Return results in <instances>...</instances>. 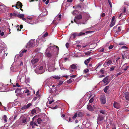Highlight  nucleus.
<instances>
[{
	"label": "nucleus",
	"mask_w": 129,
	"mask_h": 129,
	"mask_svg": "<svg viewBox=\"0 0 129 129\" xmlns=\"http://www.w3.org/2000/svg\"><path fill=\"white\" fill-rule=\"evenodd\" d=\"M21 91V88H17L15 90V92L16 93H19Z\"/></svg>",
	"instance_id": "nucleus-26"
},
{
	"label": "nucleus",
	"mask_w": 129,
	"mask_h": 129,
	"mask_svg": "<svg viewBox=\"0 0 129 129\" xmlns=\"http://www.w3.org/2000/svg\"><path fill=\"white\" fill-rule=\"evenodd\" d=\"M55 60L54 59L51 60L50 61V62L47 64L48 66H51L52 65H55Z\"/></svg>",
	"instance_id": "nucleus-11"
},
{
	"label": "nucleus",
	"mask_w": 129,
	"mask_h": 129,
	"mask_svg": "<svg viewBox=\"0 0 129 129\" xmlns=\"http://www.w3.org/2000/svg\"><path fill=\"white\" fill-rule=\"evenodd\" d=\"M30 80L29 79H27L26 80H25V82L26 83H29L30 82Z\"/></svg>",
	"instance_id": "nucleus-54"
},
{
	"label": "nucleus",
	"mask_w": 129,
	"mask_h": 129,
	"mask_svg": "<svg viewBox=\"0 0 129 129\" xmlns=\"http://www.w3.org/2000/svg\"><path fill=\"white\" fill-rule=\"evenodd\" d=\"M35 17L34 16H28L27 17V19L29 20H30L32 19H35Z\"/></svg>",
	"instance_id": "nucleus-19"
},
{
	"label": "nucleus",
	"mask_w": 129,
	"mask_h": 129,
	"mask_svg": "<svg viewBox=\"0 0 129 129\" xmlns=\"http://www.w3.org/2000/svg\"><path fill=\"white\" fill-rule=\"evenodd\" d=\"M104 117L100 115H99L97 118V122L98 124L100 123L101 122V121L103 120Z\"/></svg>",
	"instance_id": "nucleus-7"
},
{
	"label": "nucleus",
	"mask_w": 129,
	"mask_h": 129,
	"mask_svg": "<svg viewBox=\"0 0 129 129\" xmlns=\"http://www.w3.org/2000/svg\"><path fill=\"white\" fill-rule=\"evenodd\" d=\"M49 2V0H47L45 3L46 5H47Z\"/></svg>",
	"instance_id": "nucleus-64"
},
{
	"label": "nucleus",
	"mask_w": 129,
	"mask_h": 129,
	"mask_svg": "<svg viewBox=\"0 0 129 129\" xmlns=\"http://www.w3.org/2000/svg\"><path fill=\"white\" fill-rule=\"evenodd\" d=\"M53 78L57 80H59L60 79V77L59 76H53Z\"/></svg>",
	"instance_id": "nucleus-29"
},
{
	"label": "nucleus",
	"mask_w": 129,
	"mask_h": 129,
	"mask_svg": "<svg viewBox=\"0 0 129 129\" xmlns=\"http://www.w3.org/2000/svg\"><path fill=\"white\" fill-rule=\"evenodd\" d=\"M7 117L6 115H4L3 117L2 120H3L5 122H7Z\"/></svg>",
	"instance_id": "nucleus-23"
},
{
	"label": "nucleus",
	"mask_w": 129,
	"mask_h": 129,
	"mask_svg": "<svg viewBox=\"0 0 129 129\" xmlns=\"http://www.w3.org/2000/svg\"><path fill=\"white\" fill-rule=\"evenodd\" d=\"M46 54L49 57H50L52 55V54L50 53H47Z\"/></svg>",
	"instance_id": "nucleus-48"
},
{
	"label": "nucleus",
	"mask_w": 129,
	"mask_h": 129,
	"mask_svg": "<svg viewBox=\"0 0 129 129\" xmlns=\"http://www.w3.org/2000/svg\"><path fill=\"white\" fill-rule=\"evenodd\" d=\"M37 122L39 124H40L41 122L42 121V120L40 118H38L37 120Z\"/></svg>",
	"instance_id": "nucleus-34"
},
{
	"label": "nucleus",
	"mask_w": 129,
	"mask_h": 129,
	"mask_svg": "<svg viewBox=\"0 0 129 129\" xmlns=\"http://www.w3.org/2000/svg\"><path fill=\"white\" fill-rule=\"evenodd\" d=\"M46 66L45 65L43 66H39L36 69L35 71L37 74H42L45 71Z\"/></svg>",
	"instance_id": "nucleus-1"
},
{
	"label": "nucleus",
	"mask_w": 129,
	"mask_h": 129,
	"mask_svg": "<svg viewBox=\"0 0 129 129\" xmlns=\"http://www.w3.org/2000/svg\"><path fill=\"white\" fill-rule=\"evenodd\" d=\"M84 63H85V64L86 65H88V62L87 61H86V60H85V61H84Z\"/></svg>",
	"instance_id": "nucleus-62"
},
{
	"label": "nucleus",
	"mask_w": 129,
	"mask_h": 129,
	"mask_svg": "<svg viewBox=\"0 0 129 129\" xmlns=\"http://www.w3.org/2000/svg\"><path fill=\"white\" fill-rule=\"evenodd\" d=\"M78 114L77 113H76L73 116L72 118L73 119H75L77 116Z\"/></svg>",
	"instance_id": "nucleus-39"
},
{
	"label": "nucleus",
	"mask_w": 129,
	"mask_h": 129,
	"mask_svg": "<svg viewBox=\"0 0 129 129\" xmlns=\"http://www.w3.org/2000/svg\"><path fill=\"white\" fill-rule=\"evenodd\" d=\"M108 76H107L104 78V79L103 80V81L105 83H106L107 84L108 83Z\"/></svg>",
	"instance_id": "nucleus-20"
},
{
	"label": "nucleus",
	"mask_w": 129,
	"mask_h": 129,
	"mask_svg": "<svg viewBox=\"0 0 129 129\" xmlns=\"http://www.w3.org/2000/svg\"><path fill=\"white\" fill-rule=\"evenodd\" d=\"M45 12H46V14H44V13H41V14L43 16H45L47 14V11H46V9H45Z\"/></svg>",
	"instance_id": "nucleus-45"
},
{
	"label": "nucleus",
	"mask_w": 129,
	"mask_h": 129,
	"mask_svg": "<svg viewBox=\"0 0 129 129\" xmlns=\"http://www.w3.org/2000/svg\"><path fill=\"white\" fill-rule=\"evenodd\" d=\"M93 32V31H86L85 32V33H86V34H89V33H92Z\"/></svg>",
	"instance_id": "nucleus-57"
},
{
	"label": "nucleus",
	"mask_w": 129,
	"mask_h": 129,
	"mask_svg": "<svg viewBox=\"0 0 129 129\" xmlns=\"http://www.w3.org/2000/svg\"><path fill=\"white\" fill-rule=\"evenodd\" d=\"M61 115L62 117H64L65 116V115L63 114L62 113V109L61 110Z\"/></svg>",
	"instance_id": "nucleus-55"
},
{
	"label": "nucleus",
	"mask_w": 129,
	"mask_h": 129,
	"mask_svg": "<svg viewBox=\"0 0 129 129\" xmlns=\"http://www.w3.org/2000/svg\"><path fill=\"white\" fill-rule=\"evenodd\" d=\"M31 106V104L30 103H29L28 104H27V105H26L27 108H28L29 107H30V106Z\"/></svg>",
	"instance_id": "nucleus-47"
},
{
	"label": "nucleus",
	"mask_w": 129,
	"mask_h": 129,
	"mask_svg": "<svg viewBox=\"0 0 129 129\" xmlns=\"http://www.w3.org/2000/svg\"><path fill=\"white\" fill-rule=\"evenodd\" d=\"M85 34V33L82 32L79 33L75 32L72 35L71 37H72L73 39H75L77 36H80Z\"/></svg>",
	"instance_id": "nucleus-2"
},
{
	"label": "nucleus",
	"mask_w": 129,
	"mask_h": 129,
	"mask_svg": "<svg viewBox=\"0 0 129 129\" xmlns=\"http://www.w3.org/2000/svg\"><path fill=\"white\" fill-rule=\"evenodd\" d=\"M113 63L112 60L111 59H110L109 60L107 61L103 64V66L105 67L109 66L110 64H112Z\"/></svg>",
	"instance_id": "nucleus-6"
},
{
	"label": "nucleus",
	"mask_w": 129,
	"mask_h": 129,
	"mask_svg": "<svg viewBox=\"0 0 129 129\" xmlns=\"http://www.w3.org/2000/svg\"><path fill=\"white\" fill-rule=\"evenodd\" d=\"M125 96L126 100H129V93L126 92L125 93Z\"/></svg>",
	"instance_id": "nucleus-21"
},
{
	"label": "nucleus",
	"mask_w": 129,
	"mask_h": 129,
	"mask_svg": "<svg viewBox=\"0 0 129 129\" xmlns=\"http://www.w3.org/2000/svg\"><path fill=\"white\" fill-rule=\"evenodd\" d=\"M70 67L72 69H75L76 68V67L75 64H73L70 66Z\"/></svg>",
	"instance_id": "nucleus-28"
},
{
	"label": "nucleus",
	"mask_w": 129,
	"mask_h": 129,
	"mask_svg": "<svg viewBox=\"0 0 129 129\" xmlns=\"http://www.w3.org/2000/svg\"><path fill=\"white\" fill-rule=\"evenodd\" d=\"M20 86V85H19V84H18V83H17L16 84V85H13V87H15L16 86L19 87Z\"/></svg>",
	"instance_id": "nucleus-52"
},
{
	"label": "nucleus",
	"mask_w": 129,
	"mask_h": 129,
	"mask_svg": "<svg viewBox=\"0 0 129 129\" xmlns=\"http://www.w3.org/2000/svg\"><path fill=\"white\" fill-rule=\"evenodd\" d=\"M104 48H102L100 50V52H102L104 51Z\"/></svg>",
	"instance_id": "nucleus-61"
},
{
	"label": "nucleus",
	"mask_w": 129,
	"mask_h": 129,
	"mask_svg": "<svg viewBox=\"0 0 129 129\" xmlns=\"http://www.w3.org/2000/svg\"><path fill=\"white\" fill-rule=\"evenodd\" d=\"M7 54L8 53L7 52H5V50H4V47H1L0 48V54L2 55L1 56L3 58H5V55H7Z\"/></svg>",
	"instance_id": "nucleus-3"
},
{
	"label": "nucleus",
	"mask_w": 129,
	"mask_h": 129,
	"mask_svg": "<svg viewBox=\"0 0 129 129\" xmlns=\"http://www.w3.org/2000/svg\"><path fill=\"white\" fill-rule=\"evenodd\" d=\"M82 16L81 14H79L77 16H75V18L74 19V21L76 23L78 24V25H79V23H78V20L82 19Z\"/></svg>",
	"instance_id": "nucleus-5"
},
{
	"label": "nucleus",
	"mask_w": 129,
	"mask_h": 129,
	"mask_svg": "<svg viewBox=\"0 0 129 129\" xmlns=\"http://www.w3.org/2000/svg\"><path fill=\"white\" fill-rule=\"evenodd\" d=\"M18 17L20 18H23L24 16V15L23 14H20L18 15Z\"/></svg>",
	"instance_id": "nucleus-32"
},
{
	"label": "nucleus",
	"mask_w": 129,
	"mask_h": 129,
	"mask_svg": "<svg viewBox=\"0 0 129 129\" xmlns=\"http://www.w3.org/2000/svg\"><path fill=\"white\" fill-rule=\"evenodd\" d=\"M54 102V100H52V101H50L49 102V104H51L52 103Z\"/></svg>",
	"instance_id": "nucleus-60"
},
{
	"label": "nucleus",
	"mask_w": 129,
	"mask_h": 129,
	"mask_svg": "<svg viewBox=\"0 0 129 129\" xmlns=\"http://www.w3.org/2000/svg\"><path fill=\"white\" fill-rule=\"evenodd\" d=\"M38 117V116L37 115L35 116L32 119V120L33 121H34L35 119H36V118H37Z\"/></svg>",
	"instance_id": "nucleus-53"
},
{
	"label": "nucleus",
	"mask_w": 129,
	"mask_h": 129,
	"mask_svg": "<svg viewBox=\"0 0 129 129\" xmlns=\"http://www.w3.org/2000/svg\"><path fill=\"white\" fill-rule=\"evenodd\" d=\"M109 88V87L108 86H107L105 87L104 89V92L106 93L107 92V90Z\"/></svg>",
	"instance_id": "nucleus-30"
},
{
	"label": "nucleus",
	"mask_w": 129,
	"mask_h": 129,
	"mask_svg": "<svg viewBox=\"0 0 129 129\" xmlns=\"http://www.w3.org/2000/svg\"><path fill=\"white\" fill-rule=\"evenodd\" d=\"M126 8L125 7H124L123 8V11L124 13H125V12L126 11Z\"/></svg>",
	"instance_id": "nucleus-58"
},
{
	"label": "nucleus",
	"mask_w": 129,
	"mask_h": 129,
	"mask_svg": "<svg viewBox=\"0 0 129 129\" xmlns=\"http://www.w3.org/2000/svg\"><path fill=\"white\" fill-rule=\"evenodd\" d=\"M89 71V70L88 69H85L84 70V71L85 73H86L87 72H88Z\"/></svg>",
	"instance_id": "nucleus-51"
},
{
	"label": "nucleus",
	"mask_w": 129,
	"mask_h": 129,
	"mask_svg": "<svg viewBox=\"0 0 129 129\" xmlns=\"http://www.w3.org/2000/svg\"><path fill=\"white\" fill-rule=\"evenodd\" d=\"M101 103L103 104H105L106 102V99L104 97H102L101 98Z\"/></svg>",
	"instance_id": "nucleus-16"
},
{
	"label": "nucleus",
	"mask_w": 129,
	"mask_h": 129,
	"mask_svg": "<svg viewBox=\"0 0 129 129\" xmlns=\"http://www.w3.org/2000/svg\"><path fill=\"white\" fill-rule=\"evenodd\" d=\"M77 13H78V11L75 10L73 12L72 14L73 15H75Z\"/></svg>",
	"instance_id": "nucleus-38"
},
{
	"label": "nucleus",
	"mask_w": 129,
	"mask_h": 129,
	"mask_svg": "<svg viewBox=\"0 0 129 129\" xmlns=\"http://www.w3.org/2000/svg\"><path fill=\"white\" fill-rule=\"evenodd\" d=\"M0 35L1 36H3L4 35V32H2L1 33V29H0Z\"/></svg>",
	"instance_id": "nucleus-50"
},
{
	"label": "nucleus",
	"mask_w": 129,
	"mask_h": 129,
	"mask_svg": "<svg viewBox=\"0 0 129 129\" xmlns=\"http://www.w3.org/2000/svg\"><path fill=\"white\" fill-rule=\"evenodd\" d=\"M36 112V110L35 109H33L31 111V113L33 114H34Z\"/></svg>",
	"instance_id": "nucleus-37"
},
{
	"label": "nucleus",
	"mask_w": 129,
	"mask_h": 129,
	"mask_svg": "<svg viewBox=\"0 0 129 129\" xmlns=\"http://www.w3.org/2000/svg\"><path fill=\"white\" fill-rule=\"evenodd\" d=\"M115 67L114 66H112L110 68V69L111 71H112L114 70Z\"/></svg>",
	"instance_id": "nucleus-40"
},
{
	"label": "nucleus",
	"mask_w": 129,
	"mask_h": 129,
	"mask_svg": "<svg viewBox=\"0 0 129 129\" xmlns=\"http://www.w3.org/2000/svg\"><path fill=\"white\" fill-rule=\"evenodd\" d=\"M66 47L67 48H68V47L69 46V44L68 43H66Z\"/></svg>",
	"instance_id": "nucleus-63"
},
{
	"label": "nucleus",
	"mask_w": 129,
	"mask_h": 129,
	"mask_svg": "<svg viewBox=\"0 0 129 129\" xmlns=\"http://www.w3.org/2000/svg\"><path fill=\"white\" fill-rule=\"evenodd\" d=\"M48 33H46L43 36V37H46L48 35Z\"/></svg>",
	"instance_id": "nucleus-56"
},
{
	"label": "nucleus",
	"mask_w": 129,
	"mask_h": 129,
	"mask_svg": "<svg viewBox=\"0 0 129 129\" xmlns=\"http://www.w3.org/2000/svg\"><path fill=\"white\" fill-rule=\"evenodd\" d=\"M38 61V59L37 58H34L31 61V62L33 64L36 63Z\"/></svg>",
	"instance_id": "nucleus-15"
},
{
	"label": "nucleus",
	"mask_w": 129,
	"mask_h": 129,
	"mask_svg": "<svg viewBox=\"0 0 129 129\" xmlns=\"http://www.w3.org/2000/svg\"><path fill=\"white\" fill-rule=\"evenodd\" d=\"M94 100V99L93 98H91L89 100V103H91Z\"/></svg>",
	"instance_id": "nucleus-43"
},
{
	"label": "nucleus",
	"mask_w": 129,
	"mask_h": 129,
	"mask_svg": "<svg viewBox=\"0 0 129 129\" xmlns=\"http://www.w3.org/2000/svg\"><path fill=\"white\" fill-rule=\"evenodd\" d=\"M113 47V46L111 45L109 47V49H112Z\"/></svg>",
	"instance_id": "nucleus-59"
},
{
	"label": "nucleus",
	"mask_w": 129,
	"mask_h": 129,
	"mask_svg": "<svg viewBox=\"0 0 129 129\" xmlns=\"http://www.w3.org/2000/svg\"><path fill=\"white\" fill-rule=\"evenodd\" d=\"M77 113L78 114L77 116L78 117H81L82 115V113H81L79 112Z\"/></svg>",
	"instance_id": "nucleus-41"
},
{
	"label": "nucleus",
	"mask_w": 129,
	"mask_h": 129,
	"mask_svg": "<svg viewBox=\"0 0 129 129\" xmlns=\"http://www.w3.org/2000/svg\"><path fill=\"white\" fill-rule=\"evenodd\" d=\"M0 11H4L6 10V6L3 4H1L0 5Z\"/></svg>",
	"instance_id": "nucleus-8"
},
{
	"label": "nucleus",
	"mask_w": 129,
	"mask_h": 129,
	"mask_svg": "<svg viewBox=\"0 0 129 129\" xmlns=\"http://www.w3.org/2000/svg\"><path fill=\"white\" fill-rule=\"evenodd\" d=\"M9 15L10 17H12L15 16L16 15V14L15 13H10Z\"/></svg>",
	"instance_id": "nucleus-25"
},
{
	"label": "nucleus",
	"mask_w": 129,
	"mask_h": 129,
	"mask_svg": "<svg viewBox=\"0 0 129 129\" xmlns=\"http://www.w3.org/2000/svg\"><path fill=\"white\" fill-rule=\"evenodd\" d=\"M108 2L110 5V7L111 8H112V4L111 3V2L109 0L108 1Z\"/></svg>",
	"instance_id": "nucleus-46"
},
{
	"label": "nucleus",
	"mask_w": 129,
	"mask_h": 129,
	"mask_svg": "<svg viewBox=\"0 0 129 129\" xmlns=\"http://www.w3.org/2000/svg\"><path fill=\"white\" fill-rule=\"evenodd\" d=\"M63 82V81H62L61 80H60L59 82L57 84V86H59L60 85H61Z\"/></svg>",
	"instance_id": "nucleus-27"
},
{
	"label": "nucleus",
	"mask_w": 129,
	"mask_h": 129,
	"mask_svg": "<svg viewBox=\"0 0 129 129\" xmlns=\"http://www.w3.org/2000/svg\"><path fill=\"white\" fill-rule=\"evenodd\" d=\"M22 19L23 20L25 21L27 23H29L30 24H34L36 23V22H33L30 23L29 21L27 19H26L24 17L22 18Z\"/></svg>",
	"instance_id": "nucleus-14"
},
{
	"label": "nucleus",
	"mask_w": 129,
	"mask_h": 129,
	"mask_svg": "<svg viewBox=\"0 0 129 129\" xmlns=\"http://www.w3.org/2000/svg\"><path fill=\"white\" fill-rule=\"evenodd\" d=\"M35 45V40L32 39L27 44L26 47H34Z\"/></svg>",
	"instance_id": "nucleus-4"
},
{
	"label": "nucleus",
	"mask_w": 129,
	"mask_h": 129,
	"mask_svg": "<svg viewBox=\"0 0 129 129\" xmlns=\"http://www.w3.org/2000/svg\"><path fill=\"white\" fill-rule=\"evenodd\" d=\"M100 113L103 114H106V111L104 110H101L100 111Z\"/></svg>",
	"instance_id": "nucleus-33"
},
{
	"label": "nucleus",
	"mask_w": 129,
	"mask_h": 129,
	"mask_svg": "<svg viewBox=\"0 0 129 129\" xmlns=\"http://www.w3.org/2000/svg\"><path fill=\"white\" fill-rule=\"evenodd\" d=\"M91 52H90L89 51H88L87 52L85 53V55H89L90 54Z\"/></svg>",
	"instance_id": "nucleus-44"
},
{
	"label": "nucleus",
	"mask_w": 129,
	"mask_h": 129,
	"mask_svg": "<svg viewBox=\"0 0 129 129\" xmlns=\"http://www.w3.org/2000/svg\"><path fill=\"white\" fill-rule=\"evenodd\" d=\"M115 16H113L112 17V18L111 19V23L110 24V26L111 27H112L113 26L114 24H115V23L116 22V20L115 19Z\"/></svg>",
	"instance_id": "nucleus-9"
},
{
	"label": "nucleus",
	"mask_w": 129,
	"mask_h": 129,
	"mask_svg": "<svg viewBox=\"0 0 129 129\" xmlns=\"http://www.w3.org/2000/svg\"><path fill=\"white\" fill-rule=\"evenodd\" d=\"M122 67L123 69L125 71L128 69V66H126V64H125Z\"/></svg>",
	"instance_id": "nucleus-22"
},
{
	"label": "nucleus",
	"mask_w": 129,
	"mask_h": 129,
	"mask_svg": "<svg viewBox=\"0 0 129 129\" xmlns=\"http://www.w3.org/2000/svg\"><path fill=\"white\" fill-rule=\"evenodd\" d=\"M30 125L33 126H37L38 125L36 123L33 121H31L30 123Z\"/></svg>",
	"instance_id": "nucleus-24"
},
{
	"label": "nucleus",
	"mask_w": 129,
	"mask_h": 129,
	"mask_svg": "<svg viewBox=\"0 0 129 129\" xmlns=\"http://www.w3.org/2000/svg\"><path fill=\"white\" fill-rule=\"evenodd\" d=\"M54 65L48 66V70L49 71H54L56 69L54 67Z\"/></svg>",
	"instance_id": "nucleus-10"
},
{
	"label": "nucleus",
	"mask_w": 129,
	"mask_h": 129,
	"mask_svg": "<svg viewBox=\"0 0 129 129\" xmlns=\"http://www.w3.org/2000/svg\"><path fill=\"white\" fill-rule=\"evenodd\" d=\"M27 109L26 105L24 106L21 108V109L23 110H25Z\"/></svg>",
	"instance_id": "nucleus-42"
},
{
	"label": "nucleus",
	"mask_w": 129,
	"mask_h": 129,
	"mask_svg": "<svg viewBox=\"0 0 129 129\" xmlns=\"http://www.w3.org/2000/svg\"><path fill=\"white\" fill-rule=\"evenodd\" d=\"M25 89L23 93H26L27 95L28 96L30 94V91L27 89Z\"/></svg>",
	"instance_id": "nucleus-18"
},
{
	"label": "nucleus",
	"mask_w": 129,
	"mask_h": 129,
	"mask_svg": "<svg viewBox=\"0 0 129 129\" xmlns=\"http://www.w3.org/2000/svg\"><path fill=\"white\" fill-rule=\"evenodd\" d=\"M114 107L115 108L118 109L120 108V106L119 104L116 102H114L113 104Z\"/></svg>",
	"instance_id": "nucleus-13"
},
{
	"label": "nucleus",
	"mask_w": 129,
	"mask_h": 129,
	"mask_svg": "<svg viewBox=\"0 0 129 129\" xmlns=\"http://www.w3.org/2000/svg\"><path fill=\"white\" fill-rule=\"evenodd\" d=\"M22 6V4L20 2H18L17 3V4L15 7L16 8L19 9V8H21Z\"/></svg>",
	"instance_id": "nucleus-12"
},
{
	"label": "nucleus",
	"mask_w": 129,
	"mask_h": 129,
	"mask_svg": "<svg viewBox=\"0 0 129 129\" xmlns=\"http://www.w3.org/2000/svg\"><path fill=\"white\" fill-rule=\"evenodd\" d=\"M87 109L89 111H92L93 110V109L92 106L90 105H88L87 107Z\"/></svg>",
	"instance_id": "nucleus-17"
},
{
	"label": "nucleus",
	"mask_w": 129,
	"mask_h": 129,
	"mask_svg": "<svg viewBox=\"0 0 129 129\" xmlns=\"http://www.w3.org/2000/svg\"><path fill=\"white\" fill-rule=\"evenodd\" d=\"M117 31L120 32L121 31V28L120 27H118Z\"/></svg>",
	"instance_id": "nucleus-49"
},
{
	"label": "nucleus",
	"mask_w": 129,
	"mask_h": 129,
	"mask_svg": "<svg viewBox=\"0 0 129 129\" xmlns=\"http://www.w3.org/2000/svg\"><path fill=\"white\" fill-rule=\"evenodd\" d=\"M74 81V79H73L71 78L69 80H68L67 81V83H69L71 82H72L73 81Z\"/></svg>",
	"instance_id": "nucleus-31"
},
{
	"label": "nucleus",
	"mask_w": 129,
	"mask_h": 129,
	"mask_svg": "<svg viewBox=\"0 0 129 129\" xmlns=\"http://www.w3.org/2000/svg\"><path fill=\"white\" fill-rule=\"evenodd\" d=\"M54 47H56V48L57 49V50H59V48L57 46H52L51 47H50L49 48L50 49H54Z\"/></svg>",
	"instance_id": "nucleus-36"
},
{
	"label": "nucleus",
	"mask_w": 129,
	"mask_h": 129,
	"mask_svg": "<svg viewBox=\"0 0 129 129\" xmlns=\"http://www.w3.org/2000/svg\"><path fill=\"white\" fill-rule=\"evenodd\" d=\"M22 123L24 124L26 123V119H24L22 120Z\"/></svg>",
	"instance_id": "nucleus-35"
}]
</instances>
